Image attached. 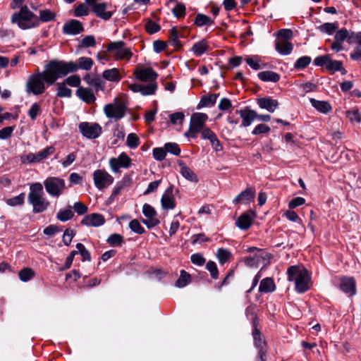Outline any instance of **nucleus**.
Here are the masks:
<instances>
[{"label": "nucleus", "instance_id": "obj_43", "mask_svg": "<svg viewBox=\"0 0 361 361\" xmlns=\"http://www.w3.org/2000/svg\"><path fill=\"white\" fill-rule=\"evenodd\" d=\"M73 212L71 209H60L56 214V218L61 221H66L72 219Z\"/></svg>", "mask_w": 361, "mask_h": 361}, {"label": "nucleus", "instance_id": "obj_18", "mask_svg": "<svg viewBox=\"0 0 361 361\" xmlns=\"http://www.w3.org/2000/svg\"><path fill=\"white\" fill-rule=\"evenodd\" d=\"M105 219L102 214L94 213L85 216L82 219L81 224L87 226L98 227L103 225Z\"/></svg>", "mask_w": 361, "mask_h": 361}, {"label": "nucleus", "instance_id": "obj_12", "mask_svg": "<svg viewBox=\"0 0 361 361\" xmlns=\"http://www.w3.org/2000/svg\"><path fill=\"white\" fill-rule=\"evenodd\" d=\"M128 88L133 92H140L143 96L154 94L157 89V82H149L148 85L138 83L130 84Z\"/></svg>", "mask_w": 361, "mask_h": 361}, {"label": "nucleus", "instance_id": "obj_36", "mask_svg": "<svg viewBox=\"0 0 361 361\" xmlns=\"http://www.w3.org/2000/svg\"><path fill=\"white\" fill-rule=\"evenodd\" d=\"M207 49L208 45L207 42L203 39L194 44L192 47V51L196 56H200L202 55L207 50Z\"/></svg>", "mask_w": 361, "mask_h": 361}, {"label": "nucleus", "instance_id": "obj_56", "mask_svg": "<svg viewBox=\"0 0 361 361\" xmlns=\"http://www.w3.org/2000/svg\"><path fill=\"white\" fill-rule=\"evenodd\" d=\"M76 248H77V250L79 254H80V255L82 256V260L83 261H90L91 257H90V253L89 252V251L85 247V246L83 245V244L79 243L76 245Z\"/></svg>", "mask_w": 361, "mask_h": 361}, {"label": "nucleus", "instance_id": "obj_64", "mask_svg": "<svg viewBox=\"0 0 361 361\" xmlns=\"http://www.w3.org/2000/svg\"><path fill=\"white\" fill-rule=\"evenodd\" d=\"M142 213L146 218L155 217L157 215L155 209L147 203H145L142 207Z\"/></svg>", "mask_w": 361, "mask_h": 361}, {"label": "nucleus", "instance_id": "obj_48", "mask_svg": "<svg viewBox=\"0 0 361 361\" xmlns=\"http://www.w3.org/2000/svg\"><path fill=\"white\" fill-rule=\"evenodd\" d=\"M311 62V58L307 56L299 58L295 63L294 67L296 69H303L307 67Z\"/></svg>", "mask_w": 361, "mask_h": 361}, {"label": "nucleus", "instance_id": "obj_33", "mask_svg": "<svg viewBox=\"0 0 361 361\" xmlns=\"http://www.w3.org/2000/svg\"><path fill=\"white\" fill-rule=\"evenodd\" d=\"M235 225L241 230H247L252 225V219L247 213H244L238 218Z\"/></svg>", "mask_w": 361, "mask_h": 361}, {"label": "nucleus", "instance_id": "obj_39", "mask_svg": "<svg viewBox=\"0 0 361 361\" xmlns=\"http://www.w3.org/2000/svg\"><path fill=\"white\" fill-rule=\"evenodd\" d=\"M57 97H71L72 95V90L66 87L65 82L58 83Z\"/></svg>", "mask_w": 361, "mask_h": 361}, {"label": "nucleus", "instance_id": "obj_28", "mask_svg": "<svg viewBox=\"0 0 361 361\" xmlns=\"http://www.w3.org/2000/svg\"><path fill=\"white\" fill-rule=\"evenodd\" d=\"M174 4V6L171 8V12L177 18H183L185 14V6L183 3L178 2L176 0H169L168 5Z\"/></svg>", "mask_w": 361, "mask_h": 361}, {"label": "nucleus", "instance_id": "obj_40", "mask_svg": "<svg viewBox=\"0 0 361 361\" xmlns=\"http://www.w3.org/2000/svg\"><path fill=\"white\" fill-rule=\"evenodd\" d=\"M35 276L34 271L30 268H24L18 273L19 279L24 282L32 279Z\"/></svg>", "mask_w": 361, "mask_h": 361}, {"label": "nucleus", "instance_id": "obj_23", "mask_svg": "<svg viewBox=\"0 0 361 361\" xmlns=\"http://www.w3.org/2000/svg\"><path fill=\"white\" fill-rule=\"evenodd\" d=\"M340 288L344 293L350 295H353L356 293L355 282L353 278H343Z\"/></svg>", "mask_w": 361, "mask_h": 361}, {"label": "nucleus", "instance_id": "obj_61", "mask_svg": "<svg viewBox=\"0 0 361 361\" xmlns=\"http://www.w3.org/2000/svg\"><path fill=\"white\" fill-rule=\"evenodd\" d=\"M153 157L157 161H162L165 159L166 152L165 148L157 147L153 149Z\"/></svg>", "mask_w": 361, "mask_h": 361}, {"label": "nucleus", "instance_id": "obj_54", "mask_svg": "<svg viewBox=\"0 0 361 361\" xmlns=\"http://www.w3.org/2000/svg\"><path fill=\"white\" fill-rule=\"evenodd\" d=\"M106 241L111 246H118L123 243V237L119 234L114 233L108 238Z\"/></svg>", "mask_w": 361, "mask_h": 361}, {"label": "nucleus", "instance_id": "obj_38", "mask_svg": "<svg viewBox=\"0 0 361 361\" xmlns=\"http://www.w3.org/2000/svg\"><path fill=\"white\" fill-rule=\"evenodd\" d=\"M180 34L176 27H172L169 31V40L172 45L178 48L180 47V42L179 41Z\"/></svg>", "mask_w": 361, "mask_h": 361}, {"label": "nucleus", "instance_id": "obj_35", "mask_svg": "<svg viewBox=\"0 0 361 361\" xmlns=\"http://www.w3.org/2000/svg\"><path fill=\"white\" fill-rule=\"evenodd\" d=\"M102 76L104 79L111 82H118L121 79L118 70L115 68L105 70Z\"/></svg>", "mask_w": 361, "mask_h": 361}, {"label": "nucleus", "instance_id": "obj_15", "mask_svg": "<svg viewBox=\"0 0 361 361\" xmlns=\"http://www.w3.org/2000/svg\"><path fill=\"white\" fill-rule=\"evenodd\" d=\"M136 78L145 82H156L157 73L150 67L137 69L135 71Z\"/></svg>", "mask_w": 361, "mask_h": 361}, {"label": "nucleus", "instance_id": "obj_9", "mask_svg": "<svg viewBox=\"0 0 361 361\" xmlns=\"http://www.w3.org/2000/svg\"><path fill=\"white\" fill-rule=\"evenodd\" d=\"M78 129L82 136L87 139L97 138L102 133V127L97 123L81 122Z\"/></svg>", "mask_w": 361, "mask_h": 361}, {"label": "nucleus", "instance_id": "obj_2", "mask_svg": "<svg viewBox=\"0 0 361 361\" xmlns=\"http://www.w3.org/2000/svg\"><path fill=\"white\" fill-rule=\"evenodd\" d=\"M27 202L32 206L33 213H42L47 209L49 202L44 197L42 183H35L30 185Z\"/></svg>", "mask_w": 361, "mask_h": 361}, {"label": "nucleus", "instance_id": "obj_10", "mask_svg": "<svg viewBox=\"0 0 361 361\" xmlns=\"http://www.w3.org/2000/svg\"><path fill=\"white\" fill-rule=\"evenodd\" d=\"M125 43L123 41L111 42L107 46L108 51L115 52L116 59L129 60L132 56L130 50L124 47Z\"/></svg>", "mask_w": 361, "mask_h": 361}, {"label": "nucleus", "instance_id": "obj_16", "mask_svg": "<svg viewBox=\"0 0 361 361\" xmlns=\"http://www.w3.org/2000/svg\"><path fill=\"white\" fill-rule=\"evenodd\" d=\"M87 4L92 6L93 12L97 16L102 18L104 20H109L112 13L109 11L106 12V4L105 3L96 4L95 0H87Z\"/></svg>", "mask_w": 361, "mask_h": 361}, {"label": "nucleus", "instance_id": "obj_7", "mask_svg": "<svg viewBox=\"0 0 361 361\" xmlns=\"http://www.w3.org/2000/svg\"><path fill=\"white\" fill-rule=\"evenodd\" d=\"M207 119L208 116L204 113H194L190 118L189 129L185 133L184 135L195 137V134L203 129Z\"/></svg>", "mask_w": 361, "mask_h": 361}, {"label": "nucleus", "instance_id": "obj_49", "mask_svg": "<svg viewBox=\"0 0 361 361\" xmlns=\"http://www.w3.org/2000/svg\"><path fill=\"white\" fill-rule=\"evenodd\" d=\"M55 14L50 10L45 9L39 11V22H49L54 20Z\"/></svg>", "mask_w": 361, "mask_h": 361}, {"label": "nucleus", "instance_id": "obj_31", "mask_svg": "<svg viewBox=\"0 0 361 361\" xmlns=\"http://www.w3.org/2000/svg\"><path fill=\"white\" fill-rule=\"evenodd\" d=\"M258 78L264 82H276L280 79V75L277 73L266 71L258 73Z\"/></svg>", "mask_w": 361, "mask_h": 361}, {"label": "nucleus", "instance_id": "obj_29", "mask_svg": "<svg viewBox=\"0 0 361 361\" xmlns=\"http://www.w3.org/2000/svg\"><path fill=\"white\" fill-rule=\"evenodd\" d=\"M276 286L274 280L269 277L262 279L259 286V290L261 293H271L274 292Z\"/></svg>", "mask_w": 361, "mask_h": 361}, {"label": "nucleus", "instance_id": "obj_14", "mask_svg": "<svg viewBox=\"0 0 361 361\" xmlns=\"http://www.w3.org/2000/svg\"><path fill=\"white\" fill-rule=\"evenodd\" d=\"M83 31L82 24L78 20L72 19L66 22L63 26V32L65 35H76Z\"/></svg>", "mask_w": 361, "mask_h": 361}, {"label": "nucleus", "instance_id": "obj_41", "mask_svg": "<svg viewBox=\"0 0 361 361\" xmlns=\"http://www.w3.org/2000/svg\"><path fill=\"white\" fill-rule=\"evenodd\" d=\"M190 276L185 271L181 270L178 279L176 281V286L178 288L185 287L189 282Z\"/></svg>", "mask_w": 361, "mask_h": 361}, {"label": "nucleus", "instance_id": "obj_60", "mask_svg": "<svg viewBox=\"0 0 361 361\" xmlns=\"http://www.w3.org/2000/svg\"><path fill=\"white\" fill-rule=\"evenodd\" d=\"M347 117L351 121L361 123V113L357 109H352L346 112Z\"/></svg>", "mask_w": 361, "mask_h": 361}, {"label": "nucleus", "instance_id": "obj_21", "mask_svg": "<svg viewBox=\"0 0 361 361\" xmlns=\"http://www.w3.org/2000/svg\"><path fill=\"white\" fill-rule=\"evenodd\" d=\"M161 207L164 209H173L176 207L175 200L173 195V189L168 188L161 199Z\"/></svg>", "mask_w": 361, "mask_h": 361}, {"label": "nucleus", "instance_id": "obj_34", "mask_svg": "<svg viewBox=\"0 0 361 361\" xmlns=\"http://www.w3.org/2000/svg\"><path fill=\"white\" fill-rule=\"evenodd\" d=\"M214 23V20L202 13H197L194 21L195 25L197 27L210 26L213 25Z\"/></svg>", "mask_w": 361, "mask_h": 361}, {"label": "nucleus", "instance_id": "obj_63", "mask_svg": "<svg viewBox=\"0 0 361 361\" xmlns=\"http://www.w3.org/2000/svg\"><path fill=\"white\" fill-rule=\"evenodd\" d=\"M145 28L149 34H154L159 31L160 26L152 20H148L145 25Z\"/></svg>", "mask_w": 361, "mask_h": 361}, {"label": "nucleus", "instance_id": "obj_26", "mask_svg": "<svg viewBox=\"0 0 361 361\" xmlns=\"http://www.w3.org/2000/svg\"><path fill=\"white\" fill-rule=\"evenodd\" d=\"M310 102L313 107L322 114H327L332 109L331 104L328 102L317 100L313 98H311Z\"/></svg>", "mask_w": 361, "mask_h": 361}, {"label": "nucleus", "instance_id": "obj_42", "mask_svg": "<svg viewBox=\"0 0 361 361\" xmlns=\"http://www.w3.org/2000/svg\"><path fill=\"white\" fill-rule=\"evenodd\" d=\"M96 45L95 37L93 35H87L80 42V48L94 47Z\"/></svg>", "mask_w": 361, "mask_h": 361}, {"label": "nucleus", "instance_id": "obj_17", "mask_svg": "<svg viewBox=\"0 0 361 361\" xmlns=\"http://www.w3.org/2000/svg\"><path fill=\"white\" fill-rule=\"evenodd\" d=\"M57 62L64 63L66 65L70 64V63L73 64L74 66L73 67L74 70L69 71L68 73L75 72L79 68L82 69V70L89 71L92 68V65H93V61L92 60V59L88 58V57H85V56L79 58L78 64H77L76 63L73 62V61L65 62L63 61H57Z\"/></svg>", "mask_w": 361, "mask_h": 361}, {"label": "nucleus", "instance_id": "obj_1", "mask_svg": "<svg viewBox=\"0 0 361 361\" xmlns=\"http://www.w3.org/2000/svg\"><path fill=\"white\" fill-rule=\"evenodd\" d=\"M73 65L58 63L56 60L51 61L45 66L42 72L30 75L26 82V92L27 94L39 95L45 91V82L53 85L58 78L68 74L69 71L74 70Z\"/></svg>", "mask_w": 361, "mask_h": 361}, {"label": "nucleus", "instance_id": "obj_5", "mask_svg": "<svg viewBox=\"0 0 361 361\" xmlns=\"http://www.w3.org/2000/svg\"><path fill=\"white\" fill-rule=\"evenodd\" d=\"M127 109L125 102L116 97L112 103L104 106V113L109 118L120 120L126 115Z\"/></svg>", "mask_w": 361, "mask_h": 361}, {"label": "nucleus", "instance_id": "obj_37", "mask_svg": "<svg viewBox=\"0 0 361 361\" xmlns=\"http://www.w3.org/2000/svg\"><path fill=\"white\" fill-rule=\"evenodd\" d=\"M337 28L338 24L336 23H325L317 27L320 32H325L328 35L333 34Z\"/></svg>", "mask_w": 361, "mask_h": 361}, {"label": "nucleus", "instance_id": "obj_55", "mask_svg": "<svg viewBox=\"0 0 361 361\" xmlns=\"http://www.w3.org/2000/svg\"><path fill=\"white\" fill-rule=\"evenodd\" d=\"M330 58L331 56L329 54L319 56L314 59V63L315 66H325L326 68Z\"/></svg>", "mask_w": 361, "mask_h": 361}, {"label": "nucleus", "instance_id": "obj_57", "mask_svg": "<svg viewBox=\"0 0 361 361\" xmlns=\"http://www.w3.org/2000/svg\"><path fill=\"white\" fill-rule=\"evenodd\" d=\"M140 145L139 137L135 133H130L127 137V145L132 149Z\"/></svg>", "mask_w": 361, "mask_h": 361}, {"label": "nucleus", "instance_id": "obj_32", "mask_svg": "<svg viewBox=\"0 0 361 361\" xmlns=\"http://www.w3.org/2000/svg\"><path fill=\"white\" fill-rule=\"evenodd\" d=\"M178 164L180 167V172L185 178L192 182H197V176L189 167L182 161H180Z\"/></svg>", "mask_w": 361, "mask_h": 361}, {"label": "nucleus", "instance_id": "obj_24", "mask_svg": "<svg viewBox=\"0 0 361 361\" xmlns=\"http://www.w3.org/2000/svg\"><path fill=\"white\" fill-rule=\"evenodd\" d=\"M84 80L92 86L96 91L102 90L104 86V82L99 77L92 75H87L84 77Z\"/></svg>", "mask_w": 361, "mask_h": 361}, {"label": "nucleus", "instance_id": "obj_53", "mask_svg": "<svg viewBox=\"0 0 361 361\" xmlns=\"http://www.w3.org/2000/svg\"><path fill=\"white\" fill-rule=\"evenodd\" d=\"M129 227L132 231L137 234H143L145 232V228L140 225L137 219H133L129 223Z\"/></svg>", "mask_w": 361, "mask_h": 361}, {"label": "nucleus", "instance_id": "obj_13", "mask_svg": "<svg viewBox=\"0 0 361 361\" xmlns=\"http://www.w3.org/2000/svg\"><path fill=\"white\" fill-rule=\"evenodd\" d=\"M255 197V189L252 187H247L245 190L242 191L233 200L232 202L235 204H247L253 201Z\"/></svg>", "mask_w": 361, "mask_h": 361}, {"label": "nucleus", "instance_id": "obj_25", "mask_svg": "<svg viewBox=\"0 0 361 361\" xmlns=\"http://www.w3.org/2000/svg\"><path fill=\"white\" fill-rule=\"evenodd\" d=\"M353 32H350L345 28L341 29L336 33L334 36V40L341 44H343L345 39L350 44L353 43Z\"/></svg>", "mask_w": 361, "mask_h": 361}, {"label": "nucleus", "instance_id": "obj_3", "mask_svg": "<svg viewBox=\"0 0 361 361\" xmlns=\"http://www.w3.org/2000/svg\"><path fill=\"white\" fill-rule=\"evenodd\" d=\"M287 275L289 281L295 282V290L298 293H305L310 288V276L305 267L291 266L287 270Z\"/></svg>", "mask_w": 361, "mask_h": 361}, {"label": "nucleus", "instance_id": "obj_52", "mask_svg": "<svg viewBox=\"0 0 361 361\" xmlns=\"http://www.w3.org/2000/svg\"><path fill=\"white\" fill-rule=\"evenodd\" d=\"M326 70L331 72L342 71V62L340 61L332 60L331 57L329 62L328 63Z\"/></svg>", "mask_w": 361, "mask_h": 361}, {"label": "nucleus", "instance_id": "obj_8", "mask_svg": "<svg viewBox=\"0 0 361 361\" xmlns=\"http://www.w3.org/2000/svg\"><path fill=\"white\" fill-rule=\"evenodd\" d=\"M94 186L99 190L110 186L114 180V177L104 169H97L92 174Z\"/></svg>", "mask_w": 361, "mask_h": 361}, {"label": "nucleus", "instance_id": "obj_59", "mask_svg": "<svg viewBox=\"0 0 361 361\" xmlns=\"http://www.w3.org/2000/svg\"><path fill=\"white\" fill-rule=\"evenodd\" d=\"M77 157V152H71L68 154L64 160L61 161V164L63 168H67L71 166Z\"/></svg>", "mask_w": 361, "mask_h": 361}, {"label": "nucleus", "instance_id": "obj_4", "mask_svg": "<svg viewBox=\"0 0 361 361\" xmlns=\"http://www.w3.org/2000/svg\"><path fill=\"white\" fill-rule=\"evenodd\" d=\"M11 22L23 30L30 29L39 25V18L31 12L27 6L21 7L18 13L11 16Z\"/></svg>", "mask_w": 361, "mask_h": 361}, {"label": "nucleus", "instance_id": "obj_50", "mask_svg": "<svg viewBox=\"0 0 361 361\" xmlns=\"http://www.w3.org/2000/svg\"><path fill=\"white\" fill-rule=\"evenodd\" d=\"M54 152V147L50 146L36 153L39 162L47 159L49 155L52 154Z\"/></svg>", "mask_w": 361, "mask_h": 361}, {"label": "nucleus", "instance_id": "obj_45", "mask_svg": "<svg viewBox=\"0 0 361 361\" xmlns=\"http://www.w3.org/2000/svg\"><path fill=\"white\" fill-rule=\"evenodd\" d=\"M126 187V182L121 180L116 183L111 195L109 197L111 202L114 201L116 197L121 193V192Z\"/></svg>", "mask_w": 361, "mask_h": 361}, {"label": "nucleus", "instance_id": "obj_47", "mask_svg": "<svg viewBox=\"0 0 361 361\" xmlns=\"http://www.w3.org/2000/svg\"><path fill=\"white\" fill-rule=\"evenodd\" d=\"M25 193H20V195L13 197L12 198L8 199L6 200L7 204L14 207L17 205H22L25 201Z\"/></svg>", "mask_w": 361, "mask_h": 361}, {"label": "nucleus", "instance_id": "obj_62", "mask_svg": "<svg viewBox=\"0 0 361 361\" xmlns=\"http://www.w3.org/2000/svg\"><path fill=\"white\" fill-rule=\"evenodd\" d=\"M207 269L210 272L212 277L214 279L218 278V269L214 262L209 261L206 265Z\"/></svg>", "mask_w": 361, "mask_h": 361}, {"label": "nucleus", "instance_id": "obj_19", "mask_svg": "<svg viewBox=\"0 0 361 361\" xmlns=\"http://www.w3.org/2000/svg\"><path fill=\"white\" fill-rule=\"evenodd\" d=\"M237 113L239 114L242 118V123L240 125L242 127H247L250 126L257 116V112L247 107L244 109L237 111Z\"/></svg>", "mask_w": 361, "mask_h": 361}, {"label": "nucleus", "instance_id": "obj_51", "mask_svg": "<svg viewBox=\"0 0 361 361\" xmlns=\"http://www.w3.org/2000/svg\"><path fill=\"white\" fill-rule=\"evenodd\" d=\"M164 148L166 152H169L174 155H179L180 153V149L178 144L175 142H167L164 145Z\"/></svg>", "mask_w": 361, "mask_h": 361}, {"label": "nucleus", "instance_id": "obj_27", "mask_svg": "<svg viewBox=\"0 0 361 361\" xmlns=\"http://www.w3.org/2000/svg\"><path fill=\"white\" fill-rule=\"evenodd\" d=\"M293 49V44L287 40H279L276 43V50L281 55H289Z\"/></svg>", "mask_w": 361, "mask_h": 361}, {"label": "nucleus", "instance_id": "obj_20", "mask_svg": "<svg viewBox=\"0 0 361 361\" xmlns=\"http://www.w3.org/2000/svg\"><path fill=\"white\" fill-rule=\"evenodd\" d=\"M258 106L262 109H266L270 113H273L279 107V102L271 97H262L257 99Z\"/></svg>", "mask_w": 361, "mask_h": 361}, {"label": "nucleus", "instance_id": "obj_58", "mask_svg": "<svg viewBox=\"0 0 361 361\" xmlns=\"http://www.w3.org/2000/svg\"><path fill=\"white\" fill-rule=\"evenodd\" d=\"M170 121L172 124H182L185 115L182 112H176L169 115Z\"/></svg>", "mask_w": 361, "mask_h": 361}, {"label": "nucleus", "instance_id": "obj_22", "mask_svg": "<svg viewBox=\"0 0 361 361\" xmlns=\"http://www.w3.org/2000/svg\"><path fill=\"white\" fill-rule=\"evenodd\" d=\"M76 95L87 104H92L96 100L93 92L88 88L79 87L76 90Z\"/></svg>", "mask_w": 361, "mask_h": 361}, {"label": "nucleus", "instance_id": "obj_6", "mask_svg": "<svg viewBox=\"0 0 361 361\" xmlns=\"http://www.w3.org/2000/svg\"><path fill=\"white\" fill-rule=\"evenodd\" d=\"M43 184L47 192L54 197H59L66 190L65 180L59 177H48L44 180Z\"/></svg>", "mask_w": 361, "mask_h": 361}, {"label": "nucleus", "instance_id": "obj_46", "mask_svg": "<svg viewBox=\"0 0 361 361\" xmlns=\"http://www.w3.org/2000/svg\"><path fill=\"white\" fill-rule=\"evenodd\" d=\"M231 252L226 249L219 248L217 250L216 257L219 263L221 264H224L225 262H226L231 257Z\"/></svg>", "mask_w": 361, "mask_h": 361}, {"label": "nucleus", "instance_id": "obj_30", "mask_svg": "<svg viewBox=\"0 0 361 361\" xmlns=\"http://www.w3.org/2000/svg\"><path fill=\"white\" fill-rule=\"evenodd\" d=\"M219 94H210L203 96L197 104V108L199 109L204 106H212L214 105L217 98L219 97Z\"/></svg>", "mask_w": 361, "mask_h": 361}, {"label": "nucleus", "instance_id": "obj_11", "mask_svg": "<svg viewBox=\"0 0 361 361\" xmlns=\"http://www.w3.org/2000/svg\"><path fill=\"white\" fill-rule=\"evenodd\" d=\"M130 163V158L124 152L121 153L117 158L109 159V166L114 173H118L120 168H129Z\"/></svg>", "mask_w": 361, "mask_h": 361}, {"label": "nucleus", "instance_id": "obj_44", "mask_svg": "<svg viewBox=\"0 0 361 361\" xmlns=\"http://www.w3.org/2000/svg\"><path fill=\"white\" fill-rule=\"evenodd\" d=\"M264 257L260 255H256L254 257H247L245 259V264L249 267H258L262 259H264Z\"/></svg>", "mask_w": 361, "mask_h": 361}]
</instances>
